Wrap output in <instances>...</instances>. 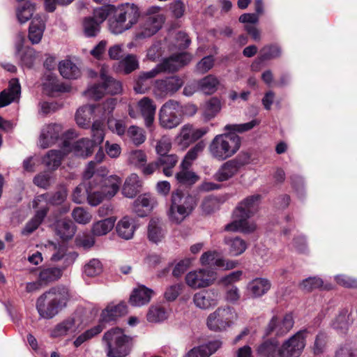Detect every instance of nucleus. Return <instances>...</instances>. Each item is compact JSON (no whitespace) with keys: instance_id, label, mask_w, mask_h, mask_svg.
<instances>
[{"instance_id":"4468645a","label":"nucleus","mask_w":357,"mask_h":357,"mask_svg":"<svg viewBox=\"0 0 357 357\" xmlns=\"http://www.w3.org/2000/svg\"><path fill=\"white\" fill-rule=\"evenodd\" d=\"M249 162V156L247 153L239 155L234 160H228L223 163L214 175V178L218 181H225L234 176L239 168Z\"/></svg>"},{"instance_id":"9d476101","label":"nucleus","mask_w":357,"mask_h":357,"mask_svg":"<svg viewBox=\"0 0 357 357\" xmlns=\"http://www.w3.org/2000/svg\"><path fill=\"white\" fill-rule=\"evenodd\" d=\"M75 137L73 130L63 133V127L61 124L51 123L43 127L39 138V146L47 149L54 144L60 138L67 140Z\"/></svg>"},{"instance_id":"4be33fe9","label":"nucleus","mask_w":357,"mask_h":357,"mask_svg":"<svg viewBox=\"0 0 357 357\" xmlns=\"http://www.w3.org/2000/svg\"><path fill=\"white\" fill-rule=\"evenodd\" d=\"M21 95V86L19 79H11L8 87L0 93V107H6L13 102L19 100Z\"/></svg>"},{"instance_id":"37998d69","label":"nucleus","mask_w":357,"mask_h":357,"mask_svg":"<svg viewBox=\"0 0 357 357\" xmlns=\"http://www.w3.org/2000/svg\"><path fill=\"white\" fill-rule=\"evenodd\" d=\"M48 208L42 206L38 210L31 220H30L25 225L22 233L24 235H29L33 232L41 224L45 216L47 215Z\"/></svg>"},{"instance_id":"473e14b6","label":"nucleus","mask_w":357,"mask_h":357,"mask_svg":"<svg viewBox=\"0 0 357 357\" xmlns=\"http://www.w3.org/2000/svg\"><path fill=\"white\" fill-rule=\"evenodd\" d=\"M271 287V282L268 279L257 278L248 283L247 289L252 297L257 298L266 294Z\"/></svg>"},{"instance_id":"774afa93","label":"nucleus","mask_w":357,"mask_h":357,"mask_svg":"<svg viewBox=\"0 0 357 357\" xmlns=\"http://www.w3.org/2000/svg\"><path fill=\"white\" fill-rule=\"evenodd\" d=\"M97 21L92 17H86L83 22L84 34L87 37H94L100 31V26Z\"/></svg>"},{"instance_id":"f257e3e1","label":"nucleus","mask_w":357,"mask_h":357,"mask_svg":"<svg viewBox=\"0 0 357 357\" xmlns=\"http://www.w3.org/2000/svg\"><path fill=\"white\" fill-rule=\"evenodd\" d=\"M307 333L306 329L300 330L282 344L275 338L267 339L258 346L257 354L259 357H300L306 345Z\"/></svg>"},{"instance_id":"aec40b11","label":"nucleus","mask_w":357,"mask_h":357,"mask_svg":"<svg viewBox=\"0 0 357 357\" xmlns=\"http://www.w3.org/2000/svg\"><path fill=\"white\" fill-rule=\"evenodd\" d=\"M200 263L203 266L213 264L222 270H231L236 268L238 263L235 260H229L218 257V252L215 251H207L204 252L200 259Z\"/></svg>"},{"instance_id":"a878e982","label":"nucleus","mask_w":357,"mask_h":357,"mask_svg":"<svg viewBox=\"0 0 357 357\" xmlns=\"http://www.w3.org/2000/svg\"><path fill=\"white\" fill-rule=\"evenodd\" d=\"M138 108L143 116L146 128H151L155 119L156 106L153 100L148 97L141 99L137 103Z\"/></svg>"},{"instance_id":"ea45409f","label":"nucleus","mask_w":357,"mask_h":357,"mask_svg":"<svg viewBox=\"0 0 357 357\" xmlns=\"http://www.w3.org/2000/svg\"><path fill=\"white\" fill-rule=\"evenodd\" d=\"M281 54L280 48L278 45L264 46L259 53L258 59L252 64V68L257 70L258 66L266 60L273 59L279 57Z\"/></svg>"},{"instance_id":"09e8293b","label":"nucleus","mask_w":357,"mask_h":357,"mask_svg":"<svg viewBox=\"0 0 357 357\" xmlns=\"http://www.w3.org/2000/svg\"><path fill=\"white\" fill-rule=\"evenodd\" d=\"M115 220L112 218L97 221L92 225L91 232L93 236H101L109 233L114 226Z\"/></svg>"},{"instance_id":"69168bd1","label":"nucleus","mask_w":357,"mask_h":357,"mask_svg":"<svg viewBox=\"0 0 357 357\" xmlns=\"http://www.w3.org/2000/svg\"><path fill=\"white\" fill-rule=\"evenodd\" d=\"M167 312L165 309L160 306H151L146 314L149 322L158 323L167 319Z\"/></svg>"},{"instance_id":"603ef678","label":"nucleus","mask_w":357,"mask_h":357,"mask_svg":"<svg viewBox=\"0 0 357 357\" xmlns=\"http://www.w3.org/2000/svg\"><path fill=\"white\" fill-rule=\"evenodd\" d=\"M160 167H162V172L167 176L173 174L172 169L178 162V157L174 154H167L160 156L158 159Z\"/></svg>"},{"instance_id":"58836bf2","label":"nucleus","mask_w":357,"mask_h":357,"mask_svg":"<svg viewBox=\"0 0 357 357\" xmlns=\"http://www.w3.org/2000/svg\"><path fill=\"white\" fill-rule=\"evenodd\" d=\"M142 187V181L136 174H130L125 181L122 188V194L128 197H134Z\"/></svg>"},{"instance_id":"680f3d73","label":"nucleus","mask_w":357,"mask_h":357,"mask_svg":"<svg viewBox=\"0 0 357 357\" xmlns=\"http://www.w3.org/2000/svg\"><path fill=\"white\" fill-rule=\"evenodd\" d=\"M260 123V120L253 119L250 122L241 124H227L224 127V130L229 132H244L252 130Z\"/></svg>"},{"instance_id":"c03bdc74","label":"nucleus","mask_w":357,"mask_h":357,"mask_svg":"<svg viewBox=\"0 0 357 357\" xmlns=\"http://www.w3.org/2000/svg\"><path fill=\"white\" fill-rule=\"evenodd\" d=\"M165 236V231L161 221L158 218L150 220L148 226V238L149 241L157 243L162 241Z\"/></svg>"},{"instance_id":"8fccbe9b","label":"nucleus","mask_w":357,"mask_h":357,"mask_svg":"<svg viewBox=\"0 0 357 357\" xmlns=\"http://www.w3.org/2000/svg\"><path fill=\"white\" fill-rule=\"evenodd\" d=\"M220 109V100L217 98H212L205 103L202 116L206 121H209L213 119Z\"/></svg>"},{"instance_id":"5701e85b","label":"nucleus","mask_w":357,"mask_h":357,"mask_svg":"<svg viewBox=\"0 0 357 357\" xmlns=\"http://www.w3.org/2000/svg\"><path fill=\"white\" fill-rule=\"evenodd\" d=\"M96 179L98 180V188L103 191L106 198L109 199L117 193L121 184V179L116 175H111L106 178L96 176Z\"/></svg>"},{"instance_id":"6ab92c4d","label":"nucleus","mask_w":357,"mask_h":357,"mask_svg":"<svg viewBox=\"0 0 357 357\" xmlns=\"http://www.w3.org/2000/svg\"><path fill=\"white\" fill-rule=\"evenodd\" d=\"M219 291L215 289H208L200 291L193 296V302L196 307L202 310H207L218 303Z\"/></svg>"},{"instance_id":"2eb2a0df","label":"nucleus","mask_w":357,"mask_h":357,"mask_svg":"<svg viewBox=\"0 0 357 357\" xmlns=\"http://www.w3.org/2000/svg\"><path fill=\"white\" fill-rule=\"evenodd\" d=\"M294 324V321L291 313L281 317L273 316L265 330V334L270 335L274 333L277 336H283L293 328Z\"/></svg>"},{"instance_id":"e2e57ef3","label":"nucleus","mask_w":357,"mask_h":357,"mask_svg":"<svg viewBox=\"0 0 357 357\" xmlns=\"http://www.w3.org/2000/svg\"><path fill=\"white\" fill-rule=\"evenodd\" d=\"M189 168L181 167V171L176 174L177 181L183 185H192L196 183L199 176Z\"/></svg>"},{"instance_id":"393cba45","label":"nucleus","mask_w":357,"mask_h":357,"mask_svg":"<svg viewBox=\"0 0 357 357\" xmlns=\"http://www.w3.org/2000/svg\"><path fill=\"white\" fill-rule=\"evenodd\" d=\"M222 342L215 340L208 343L194 347L189 350L184 357H209L220 348Z\"/></svg>"},{"instance_id":"6e6d98bb","label":"nucleus","mask_w":357,"mask_h":357,"mask_svg":"<svg viewBox=\"0 0 357 357\" xmlns=\"http://www.w3.org/2000/svg\"><path fill=\"white\" fill-rule=\"evenodd\" d=\"M139 62L134 54H128L119 63L118 70L125 74H129L138 68Z\"/></svg>"},{"instance_id":"f03ea898","label":"nucleus","mask_w":357,"mask_h":357,"mask_svg":"<svg viewBox=\"0 0 357 357\" xmlns=\"http://www.w3.org/2000/svg\"><path fill=\"white\" fill-rule=\"evenodd\" d=\"M261 198L259 195H253L241 201L233 211V220L225 226V229L245 234L253 232L257 225L250 218L257 213Z\"/></svg>"},{"instance_id":"c9c22d12","label":"nucleus","mask_w":357,"mask_h":357,"mask_svg":"<svg viewBox=\"0 0 357 357\" xmlns=\"http://www.w3.org/2000/svg\"><path fill=\"white\" fill-rule=\"evenodd\" d=\"M45 29V22L40 17L36 16L33 18L29 26L28 35L32 44H38L40 42Z\"/></svg>"},{"instance_id":"cd10ccee","label":"nucleus","mask_w":357,"mask_h":357,"mask_svg":"<svg viewBox=\"0 0 357 357\" xmlns=\"http://www.w3.org/2000/svg\"><path fill=\"white\" fill-rule=\"evenodd\" d=\"M43 86V89L50 95H53L55 92H67L70 89L68 84L59 82L57 77L51 72H48L44 75Z\"/></svg>"},{"instance_id":"0eeeda50","label":"nucleus","mask_w":357,"mask_h":357,"mask_svg":"<svg viewBox=\"0 0 357 357\" xmlns=\"http://www.w3.org/2000/svg\"><path fill=\"white\" fill-rule=\"evenodd\" d=\"M237 318L238 314L234 307L221 306L208 314L206 326L212 331L222 332L231 327Z\"/></svg>"},{"instance_id":"f704fd0d","label":"nucleus","mask_w":357,"mask_h":357,"mask_svg":"<svg viewBox=\"0 0 357 357\" xmlns=\"http://www.w3.org/2000/svg\"><path fill=\"white\" fill-rule=\"evenodd\" d=\"M351 313L347 309L341 310L331 322V326L338 333H344L353 322Z\"/></svg>"},{"instance_id":"2f4dec72","label":"nucleus","mask_w":357,"mask_h":357,"mask_svg":"<svg viewBox=\"0 0 357 357\" xmlns=\"http://www.w3.org/2000/svg\"><path fill=\"white\" fill-rule=\"evenodd\" d=\"M66 197L67 191L66 189L63 188L52 195L49 193H45L37 196L33 202V206L36 208L39 206L40 202H45L46 204L50 203L52 205H59L65 201Z\"/></svg>"},{"instance_id":"49530a36","label":"nucleus","mask_w":357,"mask_h":357,"mask_svg":"<svg viewBox=\"0 0 357 357\" xmlns=\"http://www.w3.org/2000/svg\"><path fill=\"white\" fill-rule=\"evenodd\" d=\"M61 75L66 79H77L80 75L78 67L70 60H63L59 64Z\"/></svg>"},{"instance_id":"9b49d317","label":"nucleus","mask_w":357,"mask_h":357,"mask_svg":"<svg viewBox=\"0 0 357 357\" xmlns=\"http://www.w3.org/2000/svg\"><path fill=\"white\" fill-rule=\"evenodd\" d=\"M181 106L179 103L174 100L166 102L160 108L159 112V120L162 127L172 129L178 126L181 122Z\"/></svg>"},{"instance_id":"79ce46f5","label":"nucleus","mask_w":357,"mask_h":357,"mask_svg":"<svg viewBox=\"0 0 357 357\" xmlns=\"http://www.w3.org/2000/svg\"><path fill=\"white\" fill-rule=\"evenodd\" d=\"M97 107L93 105H84L79 107L75 114L77 124L83 128L89 127L90 120Z\"/></svg>"},{"instance_id":"13d9d810","label":"nucleus","mask_w":357,"mask_h":357,"mask_svg":"<svg viewBox=\"0 0 357 357\" xmlns=\"http://www.w3.org/2000/svg\"><path fill=\"white\" fill-rule=\"evenodd\" d=\"M109 30L111 33L115 35L121 34L124 31L131 29V27L124 23L121 19H118V14L114 11V15L109 18L108 21Z\"/></svg>"},{"instance_id":"4c0bfd02","label":"nucleus","mask_w":357,"mask_h":357,"mask_svg":"<svg viewBox=\"0 0 357 357\" xmlns=\"http://www.w3.org/2000/svg\"><path fill=\"white\" fill-rule=\"evenodd\" d=\"M135 230L134 221L128 216H125L121 219L116 226V231L119 236L126 240H129L133 237Z\"/></svg>"},{"instance_id":"f8f14e48","label":"nucleus","mask_w":357,"mask_h":357,"mask_svg":"<svg viewBox=\"0 0 357 357\" xmlns=\"http://www.w3.org/2000/svg\"><path fill=\"white\" fill-rule=\"evenodd\" d=\"M216 278L215 272L211 268H199L190 271L185 275V282L192 289H201L212 284Z\"/></svg>"},{"instance_id":"72a5a7b5","label":"nucleus","mask_w":357,"mask_h":357,"mask_svg":"<svg viewBox=\"0 0 357 357\" xmlns=\"http://www.w3.org/2000/svg\"><path fill=\"white\" fill-rule=\"evenodd\" d=\"M157 75L158 71L154 68L148 72L141 73L139 75L134 86L135 92L137 93H146L152 86L153 78Z\"/></svg>"},{"instance_id":"3c124183","label":"nucleus","mask_w":357,"mask_h":357,"mask_svg":"<svg viewBox=\"0 0 357 357\" xmlns=\"http://www.w3.org/2000/svg\"><path fill=\"white\" fill-rule=\"evenodd\" d=\"M36 10L35 4L26 1L16 8V16L20 23L24 24L29 21Z\"/></svg>"},{"instance_id":"4d7b16f0","label":"nucleus","mask_w":357,"mask_h":357,"mask_svg":"<svg viewBox=\"0 0 357 357\" xmlns=\"http://www.w3.org/2000/svg\"><path fill=\"white\" fill-rule=\"evenodd\" d=\"M62 271L56 267H50L42 269L38 275L40 282L44 284L55 281L61 278Z\"/></svg>"},{"instance_id":"a211bd4d","label":"nucleus","mask_w":357,"mask_h":357,"mask_svg":"<svg viewBox=\"0 0 357 357\" xmlns=\"http://www.w3.org/2000/svg\"><path fill=\"white\" fill-rule=\"evenodd\" d=\"M24 40L23 34L17 35L15 43V54L20 59L22 65L31 68L36 59V52L32 47H24Z\"/></svg>"},{"instance_id":"412c9836","label":"nucleus","mask_w":357,"mask_h":357,"mask_svg":"<svg viewBox=\"0 0 357 357\" xmlns=\"http://www.w3.org/2000/svg\"><path fill=\"white\" fill-rule=\"evenodd\" d=\"M69 146L70 144L64 141L63 142L61 150L52 149L49 151L43 157V163L48 169L52 171L56 170L61 165L63 158L69 153V149H67Z\"/></svg>"},{"instance_id":"864d4df0","label":"nucleus","mask_w":357,"mask_h":357,"mask_svg":"<svg viewBox=\"0 0 357 357\" xmlns=\"http://www.w3.org/2000/svg\"><path fill=\"white\" fill-rule=\"evenodd\" d=\"M86 195L88 203L92 206H96L100 204L104 199H107L103 191H101L96 186L92 185L91 183H89V188L86 190Z\"/></svg>"},{"instance_id":"052dcab7","label":"nucleus","mask_w":357,"mask_h":357,"mask_svg":"<svg viewBox=\"0 0 357 357\" xmlns=\"http://www.w3.org/2000/svg\"><path fill=\"white\" fill-rule=\"evenodd\" d=\"M146 154L142 150H133L128 154V162L136 167L142 168L146 163Z\"/></svg>"},{"instance_id":"1a4fd4ad","label":"nucleus","mask_w":357,"mask_h":357,"mask_svg":"<svg viewBox=\"0 0 357 357\" xmlns=\"http://www.w3.org/2000/svg\"><path fill=\"white\" fill-rule=\"evenodd\" d=\"M100 76L101 83L94 84L84 92L86 97L96 100L101 98L105 93L117 94L121 91V82L109 77L106 68H101Z\"/></svg>"},{"instance_id":"7c9ffc66","label":"nucleus","mask_w":357,"mask_h":357,"mask_svg":"<svg viewBox=\"0 0 357 357\" xmlns=\"http://www.w3.org/2000/svg\"><path fill=\"white\" fill-rule=\"evenodd\" d=\"M54 229L56 234L63 240L72 238L76 231L75 224L66 218L56 220L54 224Z\"/></svg>"},{"instance_id":"39448f33","label":"nucleus","mask_w":357,"mask_h":357,"mask_svg":"<svg viewBox=\"0 0 357 357\" xmlns=\"http://www.w3.org/2000/svg\"><path fill=\"white\" fill-rule=\"evenodd\" d=\"M91 133L92 140L82 138L73 145L68 139L66 140L70 144L69 147L67 148L69 149V153L73 151L75 155L82 158L91 155L94 146L100 144L105 138V124L102 119L94 121L91 126Z\"/></svg>"},{"instance_id":"bb28decb","label":"nucleus","mask_w":357,"mask_h":357,"mask_svg":"<svg viewBox=\"0 0 357 357\" xmlns=\"http://www.w3.org/2000/svg\"><path fill=\"white\" fill-rule=\"evenodd\" d=\"M208 131V127L196 128L190 124H185L181 128L179 137L183 142L192 143L202 138Z\"/></svg>"},{"instance_id":"0e129e2a","label":"nucleus","mask_w":357,"mask_h":357,"mask_svg":"<svg viewBox=\"0 0 357 357\" xmlns=\"http://www.w3.org/2000/svg\"><path fill=\"white\" fill-rule=\"evenodd\" d=\"M126 134L135 146H139L146 140V135L144 130L136 126H130Z\"/></svg>"},{"instance_id":"338daca9","label":"nucleus","mask_w":357,"mask_h":357,"mask_svg":"<svg viewBox=\"0 0 357 357\" xmlns=\"http://www.w3.org/2000/svg\"><path fill=\"white\" fill-rule=\"evenodd\" d=\"M83 271L88 277H96L102 271V263L97 259H92L85 264Z\"/></svg>"},{"instance_id":"c756f323","label":"nucleus","mask_w":357,"mask_h":357,"mask_svg":"<svg viewBox=\"0 0 357 357\" xmlns=\"http://www.w3.org/2000/svg\"><path fill=\"white\" fill-rule=\"evenodd\" d=\"M156 205V200L151 194L139 196L134 202V211L140 217H144Z\"/></svg>"},{"instance_id":"b1692460","label":"nucleus","mask_w":357,"mask_h":357,"mask_svg":"<svg viewBox=\"0 0 357 357\" xmlns=\"http://www.w3.org/2000/svg\"><path fill=\"white\" fill-rule=\"evenodd\" d=\"M118 14V19H121L124 23L127 22L131 28L135 24L139 17L138 7L133 3H125L114 8Z\"/></svg>"},{"instance_id":"423d86ee","label":"nucleus","mask_w":357,"mask_h":357,"mask_svg":"<svg viewBox=\"0 0 357 357\" xmlns=\"http://www.w3.org/2000/svg\"><path fill=\"white\" fill-rule=\"evenodd\" d=\"M129 337L119 328H112L105 333L102 342L106 346L107 356L109 357H125L129 353Z\"/></svg>"},{"instance_id":"5fc2aeb1","label":"nucleus","mask_w":357,"mask_h":357,"mask_svg":"<svg viewBox=\"0 0 357 357\" xmlns=\"http://www.w3.org/2000/svg\"><path fill=\"white\" fill-rule=\"evenodd\" d=\"M205 147L203 142H199L191 148L185 155L180 167L190 168L192 162L197 159L198 155L201 153Z\"/></svg>"},{"instance_id":"dca6fc26","label":"nucleus","mask_w":357,"mask_h":357,"mask_svg":"<svg viewBox=\"0 0 357 357\" xmlns=\"http://www.w3.org/2000/svg\"><path fill=\"white\" fill-rule=\"evenodd\" d=\"M162 23V17L159 15L146 16L137 30L135 38L141 40L150 38L161 29Z\"/></svg>"},{"instance_id":"a19ab883","label":"nucleus","mask_w":357,"mask_h":357,"mask_svg":"<svg viewBox=\"0 0 357 357\" xmlns=\"http://www.w3.org/2000/svg\"><path fill=\"white\" fill-rule=\"evenodd\" d=\"M107 169L106 167L100 166L98 167L95 161H91L89 162L87 167L84 173V179H91L89 183H91L92 185L96 186L98 180L96 179V177L106 178L105 176L107 174Z\"/></svg>"},{"instance_id":"e433bc0d","label":"nucleus","mask_w":357,"mask_h":357,"mask_svg":"<svg viewBox=\"0 0 357 357\" xmlns=\"http://www.w3.org/2000/svg\"><path fill=\"white\" fill-rule=\"evenodd\" d=\"M127 313V306L124 303L109 305L101 313V322H109Z\"/></svg>"},{"instance_id":"ddd939ff","label":"nucleus","mask_w":357,"mask_h":357,"mask_svg":"<svg viewBox=\"0 0 357 357\" xmlns=\"http://www.w3.org/2000/svg\"><path fill=\"white\" fill-rule=\"evenodd\" d=\"M183 80L178 76H171L157 79L153 84V93L156 98H163L172 96L183 85Z\"/></svg>"},{"instance_id":"7ed1b4c3","label":"nucleus","mask_w":357,"mask_h":357,"mask_svg":"<svg viewBox=\"0 0 357 357\" xmlns=\"http://www.w3.org/2000/svg\"><path fill=\"white\" fill-rule=\"evenodd\" d=\"M70 297L68 289L56 286L43 294L36 301V309L44 319H51L66 306Z\"/></svg>"},{"instance_id":"20e7f679","label":"nucleus","mask_w":357,"mask_h":357,"mask_svg":"<svg viewBox=\"0 0 357 357\" xmlns=\"http://www.w3.org/2000/svg\"><path fill=\"white\" fill-rule=\"evenodd\" d=\"M241 144V137L235 134L223 133L214 137L210 142L208 149L212 158L223 161L231 158L239 150Z\"/></svg>"},{"instance_id":"f3484780","label":"nucleus","mask_w":357,"mask_h":357,"mask_svg":"<svg viewBox=\"0 0 357 357\" xmlns=\"http://www.w3.org/2000/svg\"><path fill=\"white\" fill-rule=\"evenodd\" d=\"M192 58V55L187 52L174 54L157 65L154 69L157 70L158 75L163 72H175L189 63Z\"/></svg>"},{"instance_id":"bf43d9fd","label":"nucleus","mask_w":357,"mask_h":357,"mask_svg":"<svg viewBox=\"0 0 357 357\" xmlns=\"http://www.w3.org/2000/svg\"><path fill=\"white\" fill-rule=\"evenodd\" d=\"M103 322L100 321L97 326L87 330L80 335H79L74 341V345L76 347L81 346L84 342L93 338L96 335H98L104 328L102 325Z\"/></svg>"},{"instance_id":"a18cd8bd","label":"nucleus","mask_w":357,"mask_h":357,"mask_svg":"<svg viewBox=\"0 0 357 357\" xmlns=\"http://www.w3.org/2000/svg\"><path fill=\"white\" fill-rule=\"evenodd\" d=\"M218 84V79L213 75H208L198 81L197 89L205 94H213L217 91Z\"/></svg>"},{"instance_id":"6e6552de","label":"nucleus","mask_w":357,"mask_h":357,"mask_svg":"<svg viewBox=\"0 0 357 357\" xmlns=\"http://www.w3.org/2000/svg\"><path fill=\"white\" fill-rule=\"evenodd\" d=\"M195 206L194 197L177 190L172 193V204L168 212L169 219L176 223L181 222L192 211Z\"/></svg>"},{"instance_id":"de8ad7c7","label":"nucleus","mask_w":357,"mask_h":357,"mask_svg":"<svg viewBox=\"0 0 357 357\" xmlns=\"http://www.w3.org/2000/svg\"><path fill=\"white\" fill-rule=\"evenodd\" d=\"M225 243L228 246L229 252L231 256H238L247 248L246 242L239 237H227L225 238Z\"/></svg>"},{"instance_id":"c85d7f7f","label":"nucleus","mask_w":357,"mask_h":357,"mask_svg":"<svg viewBox=\"0 0 357 357\" xmlns=\"http://www.w3.org/2000/svg\"><path fill=\"white\" fill-rule=\"evenodd\" d=\"M153 294V291L151 289L140 285L132 291L130 296V303L136 307L146 305L150 302Z\"/></svg>"}]
</instances>
